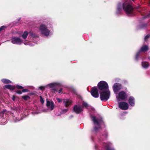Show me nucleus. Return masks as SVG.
<instances>
[{
    "label": "nucleus",
    "instance_id": "nucleus-32",
    "mask_svg": "<svg viewBox=\"0 0 150 150\" xmlns=\"http://www.w3.org/2000/svg\"><path fill=\"white\" fill-rule=\"evenodd\" d=\"M57 101L58 102H59V103L61 101V99H60L59 98H57Z\"/></svg>",
    "mask_w": 150,
    "mask_h": 150
},
{
    "label": "nucleus",
    "instance_id": "nucleus-9",
    "mask_svg": "<svg viewBox=\"0 0 150 150\" xmlns=\"http://www.w3.org/2000/svg\"><path fill=\"white\" fill-rule=\"evenodd\" d=\"M46 105L48 109L51 110H53L54 107V103L52 101H50L47 100Z\"/></svg>",
    "mask_w": 150,
    "mask_h": 150
},
{
    "label": "nucleus",
    "instance_id": "nucleus-39",
    "mask_svg": "<svg viewBox=\"0 0 150 150\" xmlns=\"http://www.w3.org/2000/svg\"><path fill=\"white\" fill-rule=\"evenodd\" d=\"M137 54L136 55V59H137Z\"/></svg>",
    "mask_w": 150,
    "mask_h": 150
},
{
    "label": "nucleus",
    "instance_id": "nucleus-13",
    "mask_svg": "<svg viewBox=\"0 0 150 150\" xmlns=\"http://www.w3.org/2000/svg\"><path fill=\"white\" fill-rule=\"evenodd\" d=\"M74 110L76 113H78L82 111L83 110L81 107L76 105L74 107Z\"/></svg>",
    "mask_w": 150,
    "mask_h": 150
},
{
    "label": "nucleus",
    "instance_id": "nucleus-24",
    "mask_svg": "<svg viewBox=\"0 0 150 150\" xmlns=\"http://www.w3.org/2000/svg\"><path fill=\"white\" fill-rule=\"evenodd\" d=\"M22 98H23L24 100H28L29 98V97L28 96H22Z\"/></svg>",
    "mask_w": 150,
    "mask_h": 150
},
{
    "label": "nucleus",
    "instance_id": "nucleus-41",
    "mask_svg": "<svg viewBox=\"0 0 150 150\" xmlns=\"http://www.w3.org/2000/svg\"><path fill=\"white\" fill-rule=\"evenodd\" d=\"M149 59H150V57L149 58Z\"/></svg>",
    "mask_w": 150,
    "mask_h": 150
},
{
    "label": "nucleus",
    "instance_id": "nucleus-1",
    "mask_svg": "<svg viewBox=\"0 0 150 150\" xmlns=\"http://www.w3.org/2000/svg\"><path fill=\"white\" fill-rule=\"evenodd\" d=\"M38 29L40 34L42 36L47 37L50 33V31L48 29L46 25L42 24L38 28Z\"/></svg>",
    "mask_w": 150,
    "mask_h": 150
},
{
    "label": "nucleus",
    "instance_id": "nucleus-40",
    "mask_svg": "<svg viewBox=\"0 0 150 150\" xmlns=\"http://www.w3.org/2000/svg\"><path fill=\"white\" fill-rule=\"evenodd\" d=\"M108 150H112L111 149H108Z\"/></svg>",
    "mask_w": 150,
    "mask_h": 150
},
{
    "label": "nucleus",
    "instance_id": "nucleus-33",
    "mask_svg": "<svg viewBox=\"0 0 150 150\" xmlns=\"http://www.w3.org/2000/svg\"><path fill=\"white\" fill-rule=\"evenodd\" d=\"M17 93H18V94H21L22 93V92H21V91H17Z\"/></svg>",
    "mask_w": 150,
    "mask_h": 150
},
{
    "label": "nucleus",
    "instance_id": "nucleus-16",
    "mask_svg": "<svg viewBox=\"0 0 150 150\" xmlns=\"http://www.w3.org/2000/svg\"><path fill=\"white\" fill-rule=\"evenodd\" d=\"M4 87L8 89L11 91H13L14 90L15 88V86H13L11 85H5Z\"/></svg>",
    "mask_w": 150,
    "mask_h": 150
},
{
    "label": "nucleus",
    "instance_id": "nucleus-31",
    "mask_svg": "<svg viewBox=\"0 0 150 150\" xmlns=\"http://www.w3.org/2000/svg\"><path fill=\"white\" fill-rule=\"evenodd\" d=\"M28 91V90L27 89H24L22 90V91L23 92H25Z\"/></svg>",
    "mask_w": 150,
    "mask_h": 150
},
{
    "label": "nucleus",
    "instance_id": "nucleus-37",
    "mask_svg": "<svg viewBox=\"0 0 150 150\" xmlns=\"http://www.w3.org/2000/svg\"><path fill=\"white\" fill-rule=\"evenodd\" d=\"M94 129H95V130L96 131H97V130L98 129H97L96 127L94 128Z\"/></svg>",
    "mask_w": 150,
    "mask_h": 150
},
{
    "label": "nucleus",
    "instance_id": "nucleus-30",
    "mask_svg": "<svg viewBox=\"0 0 150 150\" xmlns=\"http://www.w3.org/2000/svg\"><path fill=\"white\" fill-rule=\"evenodd\" d=\"M149 36H150L148 35H147L144 38L145 40H146L149 37Z\"/></svg>",
    "mask_w": 150,
    "mask_h": 150
},
{
    "label": "nucleus",
    "instance_id": "nucleus-14",
    "mask_svg": "<svg viewBox=\"0 0 150 150\" xmlns=\"http://www.w3.org/2000/svg\"><path fill=\"white\" fill-rule=\"evenodd\" d=\"M128 102L130 105L132 106H133L135 105V100L134 98L132 96L129 97Z\"/></svg>",
    "mask_w": 150,
    "mask_h": 150
},
{
    "label": "nucleus",
    "instance_id": "nucleus-6",
    "mask_svg": "<svg viewBox=\"0 0 150 150\" xmlns=\"http://www.w3.org/2000/svg\"><path fill=\"white\" fill-rule=\"evenodd\" d=\"M125 4H124L123 5V7L126 13L127 14H131L133 10L132 6L130 5H128L125 7Z\"/></svg>",
    "mask_w": 150,
    "mask_h": 150
},
{
    "label": "nucleus",
    "instance_id": "nucleus-11",
    "mask_svg": "<svg viewBox=\"0 0 150 150\" xmlns=\"http://www.w3.org/2000/svg\"><path fill=\"white\" fill-rule=\"evenodd\" d=\"M60 85V83L58 82H54L49 84L47 86L50 88H54V87L59 86Z\"/></svg>",
    "mask_w": 150,
    "mask_h": 150
},
{
    "label": "nucleus",
    "instance_id": "nucleus-22",
    "mask_svg": "<svg viewBox=\"0 0 150 150\" xmlns=\"http://www.w3.org/2000/svg\"><path fill=\"white\" fill-rule=\"evenodd\" d=\"M83 107H85L86 108H87L89 106L88 104L85 102H83Z\"/></svg>",
    "mask_w": 150,
    "mask_h": 150
},
{
    "label": "nucleus",
    "instance_id": "nucleus-23",
    "mask_svg": "<svg viewBox=\"0 0 150 150\" xmlns=\"http://www.w3.org/2000/svg\"><path fill=\"white\" fill-rule=\"evenodd\" d=\"M46 88L45 86H41L39 87V89L42 90H44Z\"/></svg>",
    "mask_w": 150,
    "mask_h": 150
},
{
    "label": "nucleus",
    "instance_id": "nucleus-7",
    "mask_svg": "<svg viewBox=\"0 0 150 150\" xmlns=\"http://www.w3.org/2000/svg\"><path fill=\"white\" fill-rule=\"evenodd\" d=\"M119 107L123 110H126L128 108L129 105L125 102H122L119 103Z\"/></svg>",
    "mask_w": 150,
    "mask_h": 150
},
{
    "label": "nucleus",
    "instance_id": "nucleus-3",
    "mask_svg": "<svg viewBox=\"0 0 150 150\" xmlns=\"http://www.w3.org/2000/svg\"><path fill=\"white\" fill-rule=\"evenodd\" d=\"M116 94V98L119 101L121 100H125L127 98V95L123 91H121L118 93H117Z\"/></svg>",
    "mask_w": 150,
    "mask_h": 150
},
{
    "label": "nucleus",
    "instance_id": "nucleus-29",
    "mask_svg": "<svg viewBox=\"0 0 150 150\" xmlns=\"http://www.w3.org/2000/svg\"><path fill=\"white\" fill-rule=\"evenodd\" d=\"M67 110H68L67 109H64L62 111V113L63 114L64 113L66 112L67 111Z\"/></svg>",
    "mask_w": 150,
    "mask_h": 150
},
{
    "label": "nucleus",
    "instance_id": "nucleus-25",
    "mask_svg": "<svg viewBox=\"0 0 150 150\" xmlns=\"http://www.w3.org/2000/svg\"><path fill=\"white\" fill-rule=\"evenodd\" d=\"M16 87L18 89H23V87L22 86H19V85H17L16 86Z\"/></svg>",
    "mask_w": 150,
    "mask_h": 150
},
{
    "label": "nucleus",
    "instance_id": "nucleus-12",
    "mask_svg": "<svg viewBox=\"0 0 150 150\" xmlns=\"http://www.w3.org/2000/svg\"><path fill=\"white\" fill-rule=\"evenodd\" d=\"M92 120L96 126H98V127L100 128L99 125L102 122L101 120H97L96 119V117L94 116L92 117Z\"/></svg>",
    "mask_w": 150,
    "mask_h": 150
},
{
    "label": "nucleus",
    "instance_id": "nucleus-15",
    "mask_svg": "<svg viewBox=\"0 0 150 150\" xmlns=\"http://www.w3.org/2000/svg\"><path fill=\"white\" fill-rule=\"evenodd\" d=\"M63 102L64 105L66 107L70 105L71 103V101L68 99H64L63 100Z\"/></svg>",
    "mask_w": 150,
    "mask_h": 150
},
{
    "label": "nucleus",
    "instance_id": "nucleus-27",
    "mask_svg": "<svg viewBox=\"0 0 150 150\" xmlns=\"http://www.w3.org/2000/svg\"><path fill=\"white\" fill-rule=\"evenodd\" d=\"M40 101L41 102L42 104L43 103H44V100L42 99V97H41V96H40Z\"/></svg>",
    "mask_w": 150,
    "mask_h": 150
},
{
    "label": "nucleus",
    "instance_id": "nucleus-20",
    "mask_svg": "<svg viewBox=\"0 0 150 150\" xmlns=\"http://www.w3.org/2000/svg\"><path fill=\"white\" fill-rule=\"evenodd\" d=\"M148 50V47L147 46L145 45L143 46L141 48V50L142 51L145 52Z\"/></svg>",
    "mask_w": 150,
    "mask_h": 150
},
{
    "label": "nucleus",
    "instance_id": "nucleus-21",
    "mask_svg": "<svg viewBox=\"0 0 150 150\" xmlns=\"http://www.w3.org/2000/svg\"><path fill=\"white\" fill-rule=\"evenodd\" d=\"M28 33L26 31L24 32V33L22 35V37L23 39H25L28 35Z\"/></svg>",
    "mask_w": 150,
    "mask_h": 150
},
{
    "label": "nucleus",
    "instance_id": "nucleus-26",
    "mask_svg": "<svg viewBox=\"0 0 150 150\" xmlns=\"http://www.w3.org/2000/svg\"><path fill=\"white\" fill-rule=\"evenodd\" d=\"M6 28V26H2L0 28V32Z\"/></svg>",
    "mask_w": 150,
    "mask_h": 150
},
{
    "label": "nucleus",
    "instance_id": "nucleus-19",
    "mask_svg": "<svg viewBox=\"0 0 150 150\" xmlns=\"http://www.w3.org/2000/svg\"><path fill=\"white\" fill-rule=\"evenodd\" d=\"M30 38H33L36 37V35L32 32H30L29 33V37Z\"/></svg>",
    "mask_w": 150,
    "mask_h": 150
},
{
    "label": "nucleus",
    "instance_id": "nucleus-2",
    "mask_svg": "<svg viewBox=\"0 0 150 150\" xmlns=\"http://www.w3.org/2000/svg\"><path fill=\"white\" fill-rule=\"evenodd\" d=\"M110 92L109 89L103 91L100 93V98L102 100H107L110 97Z\"/></svg>",
    "mask_w": 150,
    "mask_h": 150
},
{
    "label": "nucleus",
    "instance_id": "nucleus-28",
    "mask_svg": "<svg viewBox=\"0 0 150 150\" xmlns=\"http://www.w3.org/2000/svg\"><path fill=\"white\" fill-rule=\"evenodd\" d=\"M67 110H68L67 109H64L62 111V113L63 114L64 113L66 112L67 111Z\"/></svg>",
    "mask_w": 150,
    "mask_h": 150
},
{
    "label": "nucleus",
    "instance_id": "nucleus-34",
    "mask_svg": "<svg viewBox=\"0 0 150 150\" xmlns=\"http://www.w3.org/2000/svg\"><path fill=\"white\" fill-rule=\"evenodd\" d=\"M62 91V88L60 89L58 91L59 93H60Z\"/></svg>",
    "mask_w": 150,
    "mask_h": 150
},
{
    "label": "nucleus",
    "instance_id": "nucleus-35",
    "mask_svg": "<svg viewBox=\"0 0 150 150\" xmlns=\"http://www.w3.org/2000/svg\"><path fill=\"white\" fill-rule=\"evenodd\" d=\"M15 96H13V97H12V100H15Z\"/></svg>",
    "mask_w": 150,
    "mask_h": 150
},
{
    "label": "nucleus",
    "instance_id": "nucleus-4",
    "mask_svg": "<svg viewBox=\"0 0 150 150\" xmlns=\"http://www.w3.org/2000/svg\"><path fill=\"white\" fill-rule=\"evenodd\" d=\"M98 86L99 89L101 90L109 89L108 83L104 81H100L98 84Z\"/></svg>",
    "mask_w": 150,
    "mask_h": 150
},
{
    "label": "nucleus",
    "instance_id": "nucleus-38",
    "mask_svg": "<svg viewBox=\"0 0 150 150\" xmlns=\"http://www.w3.org/2000/svg\"><path fill=\"white\" fill-rule=\"evenodd\" d=\"M53 91L54 92L55 91H57L56 90H55V89H53Z\"/></svg>",
    "mask_w": 150,
    "mask_h": 150
},
{
    "label": "nucleus",
    "instance_id": "nucleus-5",
    "mask_svg": "<svg viewBox=\"0 0 150 150\" xmlns=\"http://www.w3.org/2000/svg\"><path fill=\"white\" fill-rule=\"evenodd\" d=\"M122 88L121 84L116 83L114 84L112 86V89L114 93L117 94V92L121 90Z\"/></svg>",
    "mask_w": 150,
    "mask_h": 150
},
{
    "label": "nucleus",
    "instance_id": "nucleus-10",
    "mask_svg": "<svg viewBox=\"0 0 150 150\" xmlns=\"http://www.w3.org/2000/svg\"><path fill=\"white\" fill-rule=\"evenodd\" d=\"M91 93L92 96L95 98H97L98 97L99 94L98 89L96 87H94L92 88Z\"/></svg>",
    "mask_w": 150,
    "mask_h": 150
},
{
    "label": "nucleus",
    "instance_id": "nucleus-36",
    "mask_svg": "<svg viewBox=\"0 0 150 150\" xmlns=\"http://www.w3.org/2000/svg\"><path fill=\"white\" fill-rule=\"evenodd\" d=\"M24 44H25V45H28V43H26V41H25L24 42Z\"/></svg>",
    "mask_w": 150,
    "mask_h": 150
},
{
    "label": "nucleus",
    "instance_id": "nucleus-17",
    "mask_svg": "<svg viewBox=\"0 0 150 150\" xmlns=\"http://www.w3.org/2000/svg\"><path fill=\"white\" fill-rule=\"evenodd\" d=\"M142 67L145 69H146L149 66V64L148 63L146 62H142Z\"/></svg>",
    "mask_w": 150,
    "mask_h": 150
},
{
    "label": "nucleus",
    "instance_id": "nucleus-18",
    "mask_svg": "<svg viewBox=\"0 0 150 150\" xmlns=\"http://www.w3.org/2000/svg\"><path fill=\"white\" fill-rule=\"evenodd\" d=\"M1 81L4 83H10L11 82V81L6 79H2Z\"/></svg>",
    "mask_w": 150,
    "mask_h": 150
},
{
    "label": "nucleus",
    "instance_id": "nucleus-8",
    "mask_svg": "<svg viewBox=\"0 0 150 150\" xmlns=\"http://www.w3.org/2000/svg\"><path fill=\"white\" fill-rule=\"evenodd\" d=\"M11 42L13 44L20 45L22 43V40L19 38L14 37L11 39Z\"/></svg>",
    "mask_w": 150,
    "mask_h": 150
}]
</instances>
